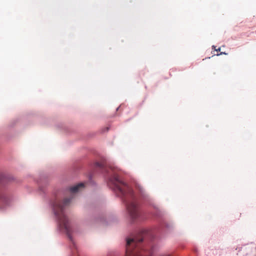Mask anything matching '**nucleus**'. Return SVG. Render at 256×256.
Returning <instances> with one entry per match:
<instances>
[{"label":"nucleus","mask_w":256,"mask_h":256,"mask_svg":"<svg viewBox=\"0 0 256 256\" xmlns=\"http://www.w3.org/2000/svg\"><path fill=\"white\" fill-rule=\"evenodd\" d=\"M95 166L96 167L106 168V172L110 175L108 182V185L125 202L131 218L134 220L138 218L140 214L138 204L132 188L119 178L112 166H109L108 170H107L105 168L106 166L104 162H96Z\"/></svg>","instance_id":"obj_1"},{"label":"nucleus","mask_w":256,"mask_h":256,"mask_svg":"<svg viewBox=\"0 0 256 256\" xmlns=\"http://www.w3.org/2000/svg\"><path fill=\"white\" fill-rule=\"evenodd\" d=\"M73 196L70 198H65L62 202H55L53 204V208L56 216L58 220L60 227L64 230L66 232V235L70 240H72L71 236L72 228L70 224L64 213V208L68 206Z\"/></svg>","instance_id":"obj_2"},{"label":"nucleus","mask_w":256,"mask_h":256,"mask_svg":"<svg viewBox=\"0 0 256 256\" xmlns=\"http://www.w3.org/2000/svg\"><path fill=\"white\" fill-rule=\"evenodd\" d=\"M84 188V183L81 182L74 186L70 188V192L72 194H74L78 192L81 190L83 189Z\"/></svg>","instance_id":"obj_3"},{"label":"nucleus","mask_w":256,"mask_h":256,"mask_svg":"<svg viewBox=\"0 0 256 256\" xmlns=\"http://www.w3.org/2000/svg\"><path fill=\"white\" fill-rule=\"evenodd\" d=\"M6 177L4 174H0V184H3L4 182H5L6 180ZM4 198V194L0 190V200L3 199Z\"/></svg>","instance_id":"obj_4"},{"label":"nucleus","mask_w":256,"mask_h":256,"mask_svg":"<svg viewBox=\"0 0 256 256\" xmlns=\"http://www.w3.org/2000/svg\"><path fill=\"white\" fill-rule=\"evenodd\" d=\"M226 54L225 52H220V54H216V56H220V55H221V54Z\"/></svg>","instance_id":"obj_5"},{"label":"nucleus","mask_w":256,"mask_h":256,"mask_svg":"<svg viewBox=\"0 0 256 256\" xmlns=\"http://www.w3.org/2000/svg\"><path fill=\"white\" fill-rule=\"evenodd\" d=\"M216 51V52H220V48H219L218 49H215Z\"/></svg>","instance_id":"obj_6"},{"label":"nucleus","mask_w":256,"mask_h":256,"mask_svg":"<svg viewBox=\"0 0 256 256\" xmlns=\"http://www.w3.org/2000/svg\"><path fill=\"white\" fill-rule=\"evenodd\" d=\"M140 190L141 192H142L143 190H142V188H140Z\"/></svg>","instance_id":"obj_7"}]
</instances>
